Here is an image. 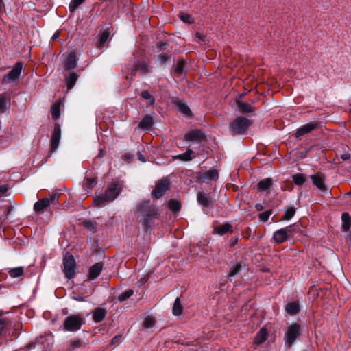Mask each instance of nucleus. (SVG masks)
Returning <instances> with one entry per match:
<instances>
[{"label": "nucleus", "instance_id": "nucleus-42", "mask_svg": "<svg viewBox=\"0 0 351 351\" xmlns=\"http://www.w3.org/2000/svg\"><path fill=\"white\" fill-rule=\"evenodd\" d=\"M85 0H71L69 7L70 12H75V10Z\"/></svg>", "mask_w": 351, "mask_h": 351}, {"label": "nucleus", "instance_id": "nucleus-3", "mask_svg": "<svg viewBox=\"0 0 351 351\" xmlns=\"http://www.w3.org/2000/svg\"><path fill=\"white\" fill-rule=\"evenodd\" d=\"M301 334L300 326L298 324H293L288 327L285 336L284 341L287 347H291Z\"/></svg>", "mask_w": 351, "mask_h": 351}, {"label": "nucleus", "instance_id": "nucleus-48", "mask_svg": "<svg viewBox=\"0 0 351 351\" xmlns=\"http://www.w3.org/2000/svg\"><path fill=\"white\" fill-rule=\"evenodd\" d=\"M81 346V342L79 340H73L70 342L69 349V350H74L77 348H79Z\"/></svg>", "mask_w": 351, "mask_h": 351}, {"label": "nucleus", "instance_id": "nucleus-12", "mask_svg": "<svg viewBox=\"0 0 351 351\" xmlns=\"http://www.w3.org/2000/svg\"><path fill=\"white\" fill-rule=\"evenodd\" d=\"M120 189L117 184H112L108 187L105 193L104 194L106 197V201H113L119 194Z\"/></svg>", "mask_w": 351, "mask_h": 351}, {"label": "nucleus", "instance_id": "nucleus-34", "mask_svg": "<svg viewBox=\"0 0 351 351\" xmlns=\"http://www.w3.org/2000/svg\"><path fill=\"white\" fill-rule=\"evenodd\" d=\"M282 229L286 232V234L289 237H293L295 232H298L300 227L299 225L294 223Z\"/></svg>", "mask_w": 351, "mask_h": 351}, {"label": "nucleus", "instance_id": "nucleus-58", "mask_svg": "<svg viewBox=\"0 0 351 351\" xmlns=\"http://www.w3.org/2000/svg\"><path fill=\"white\" fill-rule=\"evenodd\" d=\"M196 36H197L199 39H200V40H203V39H204V36L203 35L200 34L199 33H197V34H196Z\"/></svg>", "mask_w": 351, "mask_h": 351}, {"label": "nucleus", "instance_id": "nucleus-49", "mask_svg": "<svg viewBox=\"0 0 351 351\" xmlns=\"http://www.w3.org/2000/svg\"><path fill=\"white\" fill-rule=\"evenodd\" d=\"M270 216V213L268 211L263 212L259 214V219L262 221H267Z\"/></svg>", "mask_w": 351, "mask_h": 351}, {"label": "nucleus", "instance_id": "nucleus-54", "mask_svg": "<svg viewBox=\"0 0 351 351\" xmlns=\"http://www.w3.org/2000/svg\"><path fill=\"white\" fill-rule=\"evenodd\" d=\"M350 158V154H348V153H345L341 155V158L343 160H348V158Z\"/></svg>", "mask_w": 351, "mask_h": 351}, {"label": "nucleus", "instance_id": "nucleus-6", "mask_svg": "<svg viewBox=\"0 0 351 351\" xmlns=\"http://www.w3.org/2000/svg\"><path fill=\"white\" fill-rule=\"evenodd\" d=\"M196 179L199 182H209L212 180H217L219 177L218 171L216 169H210L205 172H197Z\"/></svg>", "mask_w": 351, "mask_h": 351}, {"label": "nucleus", "instance_id": "nucleus-22", "mask_svg": "<svg viewBox=\"0 0 351 351\" xmlns=\"http://www.w3.org/2000/svg\"><path fill=\"white\" fill-rule=\"evenodd\" d=\"M10 104V98L7 93L0 95V112H5Z\"/></svg>", "mask_w": 351, "mask_h": 351}, {"label": "nucleus", "instance_id": "nucleus-4", "mask_svg": "<svg viewBox=\"0 0 351 351\" xmlns=\"http://www.w3.org/2000/svg\"><path fill=\"white\" fill-rule=\"evenodd\" d=\"M83 321V318L78 315H69L64 322V329L68 332H76L80 329Z\"/></svg>", "mask_w": 351, "mask_h": 351}, {"label": "nucleus", "instance_id": "nucleus-7", "mask_svg": "<svg viewBox=\"0 0 351 351\" xmlns=\"http://www.w3.org/2000/svg\"><path fill=\"white\" fill-rule=\"evenodd\" d=\"M23 69V64L21 62H17L13 69L3 78V83H10L15 82L19 80L21 73Z\"/></svg>", "mask_w": 351, "mask_h": 351}, {"label": "nucleus", "instance_id": "nucleus-40", "mask_svg": "<svg viewBox=\"0 0 351 351\" xmlns=\"http://www.w3.org/2000/svg\"><path fill=\"white\" fill-rule=\"evenodd\" d=\"M134 293V291L132 289H128L125 291L121 293L118 296V300L120 302L125 301L128 298L131 297Z\"/></svg>", "mask_w": 351, "mask_h": 351}, {"label": "nucleus", "instance_id": "nucleus-27", "mask_svg": "<svg viewBox=\"0 0 351 351\" xmlns=\"http://www.w3.org/2000/svg\"><path fill=\"white\" fill-rule=\"evenodd\" d=\"M153 125V119L149 116L145 117L139 123V126L145 130H149Z\"/></svg>", "mask_w": 351, "mask_h": 351}, {"label": "nucleus", "instance_id": "nucleus-47", "mask_svg": "<svg viewBox=\"0 0 351 351\" xmlns=\"http://www.w3.org/2000/svg\"><path fill=\"white\" fill-rule=\"evenodd\" d=\"M141 97L145 99H149L150 104H154V99L147 90H143L141 92Z\"/></svg>", "mask_w": 351, "mask_h": 351}, {"label": "nucleus", "instance_id": "nucleus-59", "mask_svg": "<svg viewBox=\"0 0 351 351\" xmlns=\"http://www.w3.org/2000/svg\"><path fill=\"white\" fill-rule=\"evenodd\" d=\"M11 210H12V208H11V207H10V208H8V209L5 212V213L6 215H8V214L10 213Z\"/></svg>", "mask_w": 351, "mask_h": 351}, {"label": "nucleus", "instance_id": "nucleus-63", "mask_svg": "<svg viewBox=\"0 0 351 351\" xmlns=\"http://www.w3.org/2000/svg\"><path fill=\"white\" fill-rule=\"evenodd\" d=\"M347 195H348V196L351 195V191H350L349 193H347Z\"/></svg>", "mask_w": 351, "mask_h": 351}, {"label": "nucleus", "instance_id": "nucleus-21", "mask_svg": "<svg viewBox=\"0 0 351 351\" xmlns=\"http://www.w3.org/2000/svg\"><path fill=\"white\" fill-rule=\"evenodd\" d=\"M342 228L343 232H348L351 228V217L347 213H343L341 215Z\"/></svg>", "mask_w": 351, "mask_h": 351}, {"label": "nucleus", "instance_id": "nucleus-30", "mask_svg": "<svg viewBox=\"0 0 351 351\" xmlns=\"http://www.w3.org/2000/svg\"><path fill=\"white\" fill-rule=\"evenodd\" d=\"M77 79V75L74 72H71L66 77L68 89L73 88Z\"/></svg>", "mask_w": 351, "mask_h": 351}, {"label": "nucleus", "instance_id": "nucleus-19", "mask_svg": "<svg viewBox=\"0 0 351 351\" xmlns=\"http://www.w3.org/2000/svg\"><path fill=\"white\" fill-rule=\"evenodd\" d=\"M77 67L76 57L74 53H70L64 64V68L66 70H71Z\"/></svg>", "mask_w": 351, "mask_h": 351}, {"label": "nucleus", "instance_id": "nucleus-52", "mask_svg": "<svg viewBox=\"0 0 351 351\" xmlns=\"http://www.w3.org/2000/svg\"><path fill=\"white\" fill-rule=\"evenodd\" d=\"M5 324V319L0 315V335L2 333Z\"/></svg>", "mask_w": 351, "mask_h": 351}, {"label": "nucleus", "instance_id": "nucleus-15", "mask_svg": "<svg viewBox=\"0 0 351 351\" xmlns=\"http://www.w3.org/2000/svg\"><path fill=\"white\" fill-rule=\"evenodd\" d=\"M232 227L230 223H224L219 226L215 227L214 228L213 233L223 236L227 233H232Z\"/></svg>", "mask_w": 351, "mask_h": 351}, {"label": "nucleus", "instance_id": "nucleus-35", "mask_svg": "<svg viewBox=\"0 0 351 351\" xmlns=\"http://www.w3.org/2000/svg\"><path fill=\"white\" fill-rule=\"evenodd\" d=\"M182 313V307L180 304V300L179 298H177L174 302L173 306V313L174 315L178 316L180 315Z\"/></svg>", "mask_w": 351, "mask_h": 351}, {"label": "nucleus", "instance_id": "nucleus-17", "mask_svg": "<svg viewBox=\"0 0 351 351\" xmlns=\"http://www.w3.org/2000/svg\"><path fill=\"white\" fill-rule=\"evenodd\" d=\"M272 185V180L270 178L264 179L261 180L257 184V187L260 191L269 193L270 188Z\"/></svg>", "mask_w": 351, "mask_h": 351}, {"label": "nucleus", "instance_id": "nucleus-23", "mask_svg": "<svg viewBox=\"0 0 351 351\" xmlns=\"http://www.w3.org/2000/svg\"><path fill=\"white\" fill-rule=\"evenodd\" d=\"M136 69L141 74L146 75L152 71V66L145 62H142L136 66Z\"/></svg>", "mask_w": 351, "mask_h": 351}, {"label": "nucleus", "instance_id": "nucleus-62", "mask_svg": "<svg viewBox=\"0 0 351 351\" xmlns=\"http://www.w3.org/2000/svg\"><path fill=\"white\" fill-rule=\"evenodd\" d=\"M92 223L90 221L86 223V226L89 227V225H90Z\"/></svg>", "mask_w": 351, "mask_h": 351}, {"label": "nucleus", "instance_id": "nucleus-9", "mask_svg": "<svg viewBox=\"0 0 351 351\" xmlns=\"http://www.w3.org/2000/svg\"><path fill=\"white\" fill-rule=\"evenodd\" d=\"M318 123L312 121L298 128L295 132V137L300 138L301 136L311 132L318 128Z\"/></svg>", "mask_w": 351, "mask_h": 351}, {"label": "nucleus", "instance_id": "nucleus-20", "mask_svg": "<svg viewBox=\"0 0 351 351\" xmlns=\"http://www.w3.org/2000/svg\"><path fill=\"white\" fill-rule=\"evenodd\" d=\"M50 205V200L48 198H44L38 200L34 204V209L36 212H40Z\"/></svg>", "mask_w": 351, "mask_h": 351}, {"label": "nucleus", "instance_id": "nucleus-50", "mask_svg": "<svg viewBox=\"0 0 351 351\" xmlns=\"http://www.w3.org/2000/svg\"><path fill=\"white\" fill-rule=\"evenodd\" d=\"M180 19L185 23H191L192 22L191 16L187 14H182L180 15Z\"/></svg>", "mask_w": 351, "mask_h": 351}, {"label": "nucleus", "instance_id": "nucleus-60", "mask_svg": "<svg viewBox=\"0 0 351 351\" xmlns=\"http://www.w3.org/2000/svg\"><path fill=\"white\" fill-rule=\"evenodd\" d=\"M43 337H40V338H38V339H37V341H38V342H40V343H43V341H42V340H43Z\"/></svg>", "mask_w": 351, "mask_h": 351}, {"label": "nucleus", "instance_id": "nucleus-25", "mask_svg": "<svg viewBox=\"0 0 351 351\" xmlns=\"http://www.w3.org/2000/svg\"><path fill=\"white\" fill-rule=\"evenodd\" d=\"M176 106L178 110L184 114L185 116L189 117L191 115V110L188 106L182 101H178L176 102Z\"/></svg>", "mask_w": 351, "mask_h": 351}, {"label": "nucleus", "instance_id": "nucleus-2", "mask_svg": "<svg viewBox=\"0 0 351 351\" xmlns=\"http://www.w3.org/2000/svg\"><path fill=\"white\" fill-rule=\"evenodd\" d=\"M76 270L74 257L70 253H66L63 260V271L65 277L68 279L73 278L75 276Z\"/></svg>", "mask_w": 351, "mask_h": 351}, {"label": "nucleus", "instance_id": "nucleus-28", "mask_svg": "<svg viewBox=\"0 0 351 351\" xmlns=\"http://www.w3.org/2000/svg\"><path fill=\"white\" fill-rule=\"evenodd\" d=\"M299 311L300 306L297 302L289 303L286 306V311L291 315H295Z\"/></svg>", "mask_w": 351, "mask_h": 351}, {"label": "nucleus", "instance_id": "nucleus-53", "mask_svg": "<svg viewBox=\"0 0 351 351\" xmlns=\"http://www.w3.org/2000/svg\"><path fill=\"white\" fill-rule=\"evenodd\" d=\"M7 191H8V188H7V186L5 185L0 186V197L2 195L6 193Z\"/></svg>", "mask_w": 351, "mask_h": 351}, {"label": "nucleus", "instance_id": "nucleus-36", "mask_svg": "<svg viewBox=\"0 0 351 351\" xmlns=\"http://www.w3.org/2000/svg\"><path fill=\"white\" fill-rule=\"evenodd\" d=\"M197 202L200 205L204 207L209 206V199H208L205 193H198Z\"/></svg>", "mask_w": 351, "mask_h": 351}, {"label": "nucleus", "instance_id": "nucleus-32", "mask_svg": "<svg viewBox=\"0 0 351 351\" xmlns=\"http://www.w3.org/2000/svg\"><path fill=\"white\" fill-rule=\"evenodd\" d=\"M24 273V269L23 267H17L14 268L10 269L8 271V274L10 277L14 278L22 276Z\"/></svg>", "mask_w": 351, "mask_h": 351}, {"label": "nucleus", "instance_id": "nucleus-8", "mask_svg": "<svg viewBox=\"0 0 351 351\" xmlns=\"http://www.w3.org/2000/svg\"><path fill=\"white\" fill-rule=\"evenodd\" d=\"M169 185V181H167V180H162L159 181L156 184L155 189L152 192V196L156 199L160 198L165 194L166 191L168 189Z\"/></svg>", "mask_w": 351, "mask_h": 351}, {"label": "nucleus", "instance_id": "nucleus-61", "mask_svg": "<svg viewBox=\"0 0 351 351\" xmlns=\"http://www.w3.org/2000/svg\"><path fill=\"white\" fill-rule=\"evenodd\" d=\"M3 9V2L1 0H0V12Z\"/></svg>", "mask_w": 351, "mask_h": 351}, {"label": "nucleus", "instance_id": "nucleus-14", "mask_svg": "<svg viewBox=\"0 0 351 351\" xmlns=\"http://www.w3.org/2000/svg\"><path fill=\"white\" fill-rule=\"evenodd\" d=\"M103 269V264L100 262L94 264L89 270L88 278L93 280L97 278L101 273Z\"/></svg>", "mask_w": 351, "mask_h": 351}, {"label": "nucleus", "instance_id": "nucleus-5", "mask_svg": "<svg viewBox=\"0 0 351 351\" xmlns=\"http://www.w3.org/2000/svg\"><path fill=\"white\" fill-rule=\"evenodd\" d=\"M251 121L243 117H239L235 119L230 126V130L232 134H241L247 130L250 125Z\"/></svg>", "mask_w": 351, "mask_h": 351}, {"label": "nucleus", "instance_id": "nucleus-45", "mask_svg": "<svg viewBox=\"0 0 351 351\" xmlns=\"http://www.w3.org/2000/svg\"><path fill=\"white\" fill-rule=\"evenodd\" d=\"M96 184V181L93 178H88L86 179V182L84 183V189L86 190L91 189Z\"/></svg>", "mask_w": 351, "mask_h": 351}, {"label": "nucleus", "instance_id": "nucleus-55", "mask_svg": "<svg viewBox=\"0 0 351 351\" xmlns=\"http://www.w3.org/2000/svg\"><path fill=\"white\" fill-rule=\"evenodd\" d=\"M120 338H121V336H120V335H117V336L114 337L112 338V341H111V343H112V344H114V343H117V342L119 340V339H120Z\"/></svg>", "mask_w": 351, "mask_h": 351}, {"label": "nucleus", "instance_id": "nucleus-43", "mask_svg": "<svg viewBox=\"0 0 351 351\" xmlns=\"http://www.w3.org/2000/svg\"><path fill=\"white\" fill-rule=\"evenodd\" d=\"M106 202V197L104 194H100L94 198V204L97 206H103Z\"/></svg>", "mask_w": 351, "mask_h": 351}, {"label": "nucleus", "instance_id": "nucleus-31", "mask_svg": "<svg viewBox=\"0 0 351 351\" xmlns=\"http://www.w3.org/2000/svg\"><path fill=\"white\" fill-rule=\"evenodd\" d=\"M238 108L240 111L246 113L252 112L254 110V108L252 105L245 102H239Z\"/></svg>", "mask_w": 351, "mask_h": 351}, {"label": "nucleus", "instance_id": "nucleus-18", "mask_svg": "<svg viewBox=\"0 0 351 351\" xmlns=\"http://www.w3.org/2000/svg\"><path fill=\"white\" fill-rule=\"evenodd\" d=\"M106 315V311L102 308H97L93 311V319L95 322L102 321Z\"/></svg>", "mask_w": 351, "mask_h": 351}, {"label": "nucleus", "instance_id": "nucleus-24", "mask_svg": "<svg viewBox=\"0 0 351 351\" xmlns=\"http://www.w3.org/2000/svg\"><path fill=\"white\" fill-rule=\"evenodd\" d=\"M267 337V329L263 328L260 330V331L256 334L254 337V343L256 344H261L263 343Z\"/></svg>", "mask_w": 351, "mask_h": 351}, {"label": "nucleus", "instance_id": "nucleus-51", "mask_svg": "<svg viewBox=\"0 0 351 351\" xmlns=\"http://www.w3.org/2000/svg\"><path fill=\"white\" fill-rule=\"evenodd\" d=\"M346 232V234L345 235L346 241L349 245H351V230H349L348 232Z\"/></svg>", "mask_w": 351, "mask_h": 351}, {"label": "nucleus", "instance_id": "nucleus-16", "mask_svg": "<svg viewBox=\"0 0 351 351\" xmlns=\"http://www.w3.org/2000/svg\"><path fill=\"white\" fill-rule=\"evenodd\" d=\"M288 237L286 232L282 228L279 229L274 232L273 240L276 243H281L287 239Z\"/></svg>", "mask_w": 351, "mask_h": 351}, {"label": "nucleus", "instance_id": "nucleus-1", "mask_svg": "<svg viewBox=\"0 0 351 351\" xmlns=\"http://www.w3.org/2000/svg\"><path fill=\"white\" fill-rule=\"evenodd\" d=\"M137 212L140 213L142 217H144L145 229L148 228L149 221L155 219L158 215V210L149 200L140 203L137 207Z\"/></svg>", "mask_w": 351, "mask_h": 351}, {"label": "nucleus", "instance_id": "nucleus-26", "mask_svg": "<svg viewBox=\"0 0 351 351\" xmlns=\"http://www.w3.org/2000/svg\"><path fill=\"white\" fill-rule=\"evenodd\" d=\"M194 157L195 153L191 149H188L186 152L178 154L176 156V158L182 161H190Z\"/></svg>", "mask_w": 351, "mask_h": 351}, {"label": "nucleus", "instance_id": "nucleus-39", "mask_svg": "<svg viewBox=\"0 0 351 351\" xmlns=\"http://www.w3.org/2000/svg\"><path fill=\"white\" fill-rule=\"evenodd\" d=\"M293 180L296 185L301 186L306 182V178L304 175L298 173L293 176Z\"/></svg>", "mask_w": 351, "mask_h": 351}, {"label": "nucleus", "instance_id": "nucleus-38", "mask_svg": "<svg viewBox=\"0 0 351 351\" xmlns=\"http://www.w3.org/2000/svg\"><path fill=\"white\" fill-rule=\"evenodd\" d=\"M185 67V62L184 60H179L176 64L174 72L178 76L182 75Z\"/></svg>", "mask_w": 351, "mask_h": 351}, {"label": "nucleus", "instance_id": "nucleus-29", "mask_svg": "<svg viewBox=\"0 0 351 351\" xmlns=\"http://www.w3.org/2000/svg\"><path fill=\"white\" fill-rule=\"evenodd\" d=\"M60 101H56L55 104H53L51 108V113L53 117V118L56 120L60 117Z\"/></svg>", "mask_w": 351, "mask_h": 351}, {"label": "nucleus", "instance_id": "nucleus-57", "mask_svg": "<svg viewBox=\"0 0 351 351\" xmlns=\"http://www.w3.org/2000/svg\"><path fill=\"white\" fill-rule=\"evenodd\" d=\"M138 158L139 160H141V161H142L143 162H145L146 161L145 157L141 154H140V153L138 154Z\"/></svg>", "mask_w": 351, "mask_h": 351}, {"label": "nucleus", "instance_id": "nucleus-41", "mask_svg": "<svg viewBox=\"0 0 351 351\" xmlns=\"http://www.w3.org/2000/svg\"><path fill=\"white\" fill-rule=\"evenodd\" d=\"M241 265L240 263L234 264L232 266L229 273L230 277H233L240 273L241 271Z\"/></svg>", "mask_w": 351, "mask_h": 351}, {"label": "nucleus", "instance_id": "nucleus-13", "mask_svg": "<svg viewBox=\"0 0 351 351\" xmlns=\"http://www.w3.org/2000/svg\"><path fill=\"white\" fill-rule=\"evenodd\" d=\"M203 138H204V133L198 130H191L185 134V139L187 141H197Z\"/></svg>", "mask_w": 351, "mask_h": 351}, {"label": "nucleus", "instance_id": "nucleus-37", "mask_svg": "<svg viewBox=\"0 0 351 351\" xmlns=\"http://www.w3.org/2000/svg\"><path fill=\"white\" fill-rule=\"evenodd\" d=\"M295 213V208L293 207H289L285 210L284 215L281 218V220H290L294 216Z\"/></svg>", "mask_w": 351, "mask_h": 351}, {"label": "nucleus", "instance_id": "nucleus-44", "mask_svg": "<svg viewBox=\"0 0 351 351\" xmlns=\"http://www.w3.org/2000/svg\"><path fill=\"white\" fill-rule=\"evenodd\" d=\"M169 208L174 211H178L180 209V204L176 200H170L168 203Z\"/></svg>", "mask_w": 351, "mask_h": 351}, {"label": "nucleus", "instance_id": "nucleus-64", "mask_svg": "<svg viewBox=\"0 0 351 351\" xmlns=\"http://www.w3.org/2000/svg\"><path fill=\"white\" fill-rule=\"evenodd\" d=\"M237 241V239H234V240H233V244H234V243H235Z\"/></svg>", "mask_w": 351, "mask_h": 351}, {"label": "nucleus", "instance_id": "nucleus-46", "mask_svg": "<svg viewBox=\"0 0 351 351\" xmlns=\"http://www.w3.org/2000/svg\"><path fill=\"white\" fill-rule=\"evenodd\" d=\"M154 324V319L152 317L148 316L147 317L144 322L143 326L147 328H152Z\"/></svg>", "mask_w": 351, "mask_h": 351}, {"label": "nucleus", "instance_id": "nucleus-11", "mask_svg": "<svg viewBox=\"0 0 351 351\" xmlns=\"http://www.w3.org/2000/svg\"><path fill=\"white\" fill-rule=\"evenodd\" d=\"M61 138V129L60 125H56L51 136V150L55 151L58 147Z\"/></svg>", "mask_w": 351, "mask_h": 351}, {"label": "nucleus", "instance_id": "nucleus-33", "mask_svg": "<svg viewBox=\"0 0 351 351\" xmlns=\"http://www.w3.org/2000/svg\"><path fill=\"white\" fill-rule=\"evenodd\" d=\"M110 33L108 31L102 32L99 34V40L97 45V47L102 48L106 42L108 40Z\"/></svg>", "mask_w": 351, "mask_h": 351}, {"label": "nucleus", "instance_id": "nucleus-10", "mask_svg": "<svg viewBox=\"0 0 351 351\" xmlns=\"http://www.w3.org/2000/svg\"><path fill=\"white\" fill-rule=\"evenodd\" d=\"M311 180L314 185L317 186L321 191L328 193L324 184V177L321 173L311 176Z\"/></svg>", "mask_w": 351, "mask_h": 351}, {"label": "nucleus", "instance_id": "nucleus-56", "mask_svg": "<svg viewBox=\"0 0 351 351\" xmlns=\"http://www.w3.org/2000/svg\"><path fill=\"white\" fill-rule=\"evenodd\" d=\"M73 299L76 300V301H78V302H84V298L83 297H81V296H79V297L73 296Z\"/></svg>", "mask_w": 351, "mask_h": 351}]
</instances>
